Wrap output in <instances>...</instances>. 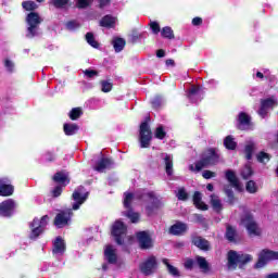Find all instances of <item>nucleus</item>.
<instances>
[{
	"label": "nucleus",
	"mask_w": 278,
	"mask_h": 278,
	"mask_svg": "<svg viewBox=\"0 0 278 278\" xmlns=\"http://www.w3.org/2000/svg\"><path fill=\"white\" fill-rule=\"evenodd\" d=\"M68 1L71 0H52V5H54L58 10H62L68 5Z\"/></svg>",
	"instance_id": "nucleus-48"
},
{
	"label": "nucleus",
	"mask_w": 278,
	"mask_h": 278,
	"mask_svg": "<svg viewBox=\"0 0 278 278\" xmlns=\"http://www.w3.org/2000/svg\"><path fill=\"white\" fill-rule=\"evenodd\" d=\"M124 216H126V218H129V220L134 224L140 220V214L134 212V208H127V211L124 213Z\"/></svg>",
	"instance_id": "nucleus-33"
},
{
	"label": "nucleus",
	"mask_w": 278,
	"mask_h": 278,
	"mask_svg": "<svg viewBox=\"0 0 278 278\" xmlns=\"http://www.w3.org/2000/svg\"><path fill=\"white\" fill-rule=\"evenodd\" d=\"M250 262H253V255L251 254L238 253L236 250H230L227 253L228 270H236L238 266L242 268V266H247Z\"/></svg>",
	"instance_id": "nucleus-2"
},
{
	"label": "nucleus",
	"mask_w": 278,
	"mask_h": 278,
	"mask_svg": "<svg viewBox=\"0 0 278 278\" xmlns=\"http://www.w3.org/2000/svg\"><path fill=\"white\" fill-rule=\"evenodd\" d=\"M211 205L214 212H216L217 214H220V212H223V203L220 202V199L214 198V195H212Z\"/></svg>",
	"instance_id": "nucleus-36"
},
{
	"label": "nucleus",
	"mask_w": 278,
	"mask_h": 278,
	"mask_svg": "<svg viewBox=\"0 0 278 278\" xmlns=\"http://www.w3.org/2000/svg\"><path fill=\"white\" fill-rule=\"evenodd\" d=\"M52 253L53 255H64L66 253V242L61 236L54 239Z\"/></svg>",
	"instance_id": "nucleus-17"
},
{
	"label": "nucleus",
	"mask_w": 278,
	"mask_h": 278,
	"mask_svg": "<svg viewBox=\"0 0 278 278\" xmlns=\"http://www.w3.org/2000/svg\"><path fill=\"white\" fill-rule=\"evenodd\" d=\"M100 27H106V29H114V27H116V18L112 15H104L100 20Z\"/></svg>",
	"instance_id": "nucleus-22"
},
{
	"label": "nucleus",
	"mask_w": 278,
	"mask_h": 278,
	"mask_svg": "<svg viewBox=\"0 0 278 278\" xmlns=\"http://www.w3.org/2000/svg\"><path fill=\"white\" fill-rule=\"evenodd\" d=\"M14 194V186L7 185L0 180V197H12Z\"/></svg>",
	"instance_id": "nucleus-26"
},
{
	"label": "nucleus",
	"mask_w": 278,
	"mask_h": 278,
	"mask_svg": "<svg viewBox=\"0 0 278 278\" xmlns=\"http://www.w3.org/2000/svg\"><path fill=\"white\" fill-rule=\"evenodd\" d=\"M98 8L100 10H105V8H109V5H112V0H98Z\"/></svg>",
	"instance_id": "nucleus-55"
},
{
	"label": "nucleus",
	"mask_w": 278,
	"mask_h": 278,
	"mask_svg": "<svg viewBox=\"0 0 278 278\" xmlns=\"http://www.w3.org/2000/svg\"><path fill=\"white\" fill-rule=\"evenodd\" d=\"M52 179L53 181H55V184H65V181H67V184L71 182V180H68V177L62 172H56Z\"/></svg>",
	"instance_id": "nucleus-37"
},
{
	"label": "nucleus",
	"mask_w": 278,
	"mask_h": 278,
	"mask_svg": "<svg viewBox=\"0 0 278 278\" xmlns=\"http://www.w3.org/2000/svg\"><path fill=\"white\" fill-rule=\"evenodd\" d=\"M112 164V159L109 157H102L100 161L97 162L96 166H93V170H97V173H103L105 168H110Z\"/></svg>",
	"instance_id": "nucleus-23"
},
{
	"label": "nucleus",
	"mask_w": 278,
	"mask_h": 278,
	"mask_svg": "<svg viewBox=\"0 0 278 278\" xmlns=\"http://www.w3.org/2000/svg\"><path fill=\"white\" fill-rule=\"evenodd\" d=\"M93 1L94 0H77L76 8H78V10H86V8H90Z\"/></svg>",
	"instance_id": "nucleus-47"
},
{
	"label": "nucleus",
	"mask_w": 278,
	"mask_h": 278,
	"mask_svg": "<svg viewBox=\"0 0 278 278\" xmlns=\"http://www.w3.org/2000/svg\"><path fill=\"white\" fill-rule=\"evenodd\" d=\"M71 212L61 211L58 213L54 217V226L58 227V229H62V227H66L68 225V220H71Z\"/></svg>",
	"instance_id": "nucleus-14"
},
{
	"label": "nucleus",
	"mask_w": 278,
	"mask_h": 278,
	"mask_svg": "<svg viewBox=\"0 0 278 278\" xmlns=\"http://www.w3.org/2000/svg\"><path fill=\"white\" fill-rule=\"evenodd\" d=\"M261 105H263V108H266L267 110L270 108H274L275 99H273V98L263 99V100H261Z\"/></svg>",
	"instance_id": "nucleus-49"
},
{
	"label": "nucleus",
	"mask_w": 278,
	"mask_h": 278,
	"mask_svg": "<svg viewBox=\"0 0 278 278\" xmlns=\"http://www.w3.org/2000/svg\"><path fill=\"white\" fill-rule=\"evenodd\" d=\"M22 8L26 10V12H34L38 5L34 1H24L22 2Z\"/></svg>",
	"instance_id": "nucleus-46"
},
{
	"label": "nucleus",
	"mask_w": 278,
	"mask_h": 278,
	"mask_svg": "<svg viewBox=\"0 0 278 278\" xmlns=\"http://www.w3.org/2000/svg\"><path fill=\"white\" fill-rule=\"evenodd\" d=\"M184 266L187 268V270H192V268H194V260L187 258Z\"/></svg>",
	"instance_id": "nucleus-58"
},
{
	"label": "nucleus",
	"mask_w": 278,
	"mask_h": 278,
	"mask_svg": "<svg viewBox=\"0 0 278 278\" xmlns=\"http://www.w3.org/2000/svg\"><path fill=\"white\" fill-rule=\"evenodd\" d=\"M268 114V109H266L264 105L261 104V108L258 110V116H262V118H266Z\"/></svg>",
	"instance_id": "nucleus-60"
},
{
	"label": "nucleus",
	"mask_w": 278,
	"mask_h": 278,
	"mask_svg": "<svg viewBox=\"0 0 278 278\" xmlns=\"http://www.w3.org/2000/svg\"><path fill=\"white\" fill-rule=\"evenodd\" d=\"M164 160V165H165V173L168 177H172L174 170H173V156L170 154H165L163 157Z\"/></svg>",
	"instance_id": "nucleus-29"
},
{
	"label": "nucleus",
	"mask_w": 278,
	"mask_h": 278,
	"mask_svg": "<svg viewBox=\"0 0 278 278\" xmlns=\"http://www.w3.org/2000/svg\"><path fill=\"white\" fill-rule=\"evenodd\" d=\"M202 177L203 179H212L214 177H216V173L215 172H212L210 169H205L203 173H202Z\"/></svg>",
	"instance_id": "nucleus-57"
},
{
	"label": "nucleus",
	"mask_w": 278,
	"mask_h": 278,
	"mask_svg": "<svg viewBox=\"0 0 278 278\" xmlns=\"http://www.w3.org/2000/svg\"><path fill=\"white\" fill-rule=\"evenodd\" d=\"M86 40L88 45H90V47H92L93 49H99V41L94 40V34L87 33Z\"/></svg>",
	"instance_id": "nucleus-40"
},
{
	"label": "nucleus",
	"mask_w": 278,
	"mask_h": 278,
	"mask_svg": "<svg viewBox=\"0 0 278 278\" xmlns=\"http://www.w3.org/2000/svg\"><path fill=\"white\" fill-rule=\"evenodd\" d=\"M224 147L228 151H236V149H238V142H236V139L233 138V136L228 135L224 139Z\"/></svg>",
	"instance_id": "nucleus-28"
},
{
	"label": "nucleus",
	"mask_w": 278,
	"mask_h": 278,
	"mask_svg": "<svg viewBox=\"0 0 278 278\" xmlns=\"http://www.w3.org/2000/svg\"><path fill=\"white\" fill-rule=\"evenodd\" d=\"M141 36L138 33H132L130 36V42L132 45H136V42H138L140 40Z\"/></svg>",
	"instance_id": "nucleus-61"
},
{
	"label": "nucleus",
	"mask_w": 278,
	"mask_h": 278,
	"mask_svg": "<svg viewBox=\"0 0 278 278\" xmlns=\"http://www.w3.org/2000/svg\"><path fill=\"white\" fill-rule=\"evenodd\" d=\"M81 116H84V110L79 106L73 108L68 113V117L71 121H79Z\"/></svg>",
	"instance_id": "nucleus-31"
},
{
	"label": "nucleus",
	"mask_w": 278,
	"mask_h": 278,
	"mask_svg": "<svg viewBox=\"0 0 278 278\" xmlns=\"http://www.w3.org/2000/svg\"><path fill=\"white\" fill-rule=\"evenodd\" d=\"M14 210H16V202L13 199H8L0 203V216L3 218L13 216Z\"/></svg>",
	"instance_id": "nucleus-12"
},
{
	"label": "nucleus",
	"mask_w": 278,
	"mask_h": 278,
	"mask_svg": "<svg viewBox=\"0 0 278 278\" xmlns=\"http://www.w3.org/2000/svg\"><path fill=\"white\" fill-rule=\"evenodd\" d=\"M253 125L251 117L245 112H240L237 119V128L240 131H247Z\"/></svg>",
	"instance_id": "nucleus-13"
},
{
	"label": "nucleus",
	"mask_w": 278,
	"mask_h": 278,
	"mask_svg": "<svg viewBox=\"0 0 278 278\" xmlns=\"http://www.w3.org/2000/svg\"><path fill=\"white\" fill-rule=\"evenodd\" d=\"M84 75L89 79H92L93 77H99V72L97 70H85Z\"/></svg>",
	"instance_id": "nucleus-53"
},
{
	"label": "nucleus",
	"mask_w": 278,
	"mask_h": 278,
	"mask_svg": "<svg viewBox=\"0 0 278 278\" xmlns=\"http://www.w3.org/2000/svg\"><path fill=\"white\" fill-rule=\"evenodd\" d=\"M26 38L33 39L36 36H40V24L42 20L40 18V14L38 12H30L26 15Z\"/></svg>",
	"instance_id": "nucleus-3"
},
{
	"label": "nucleus",
	"mask_w": 278,
	"mask_h": 278,
	"mask_svg": "<svg viewBox=\"0 0 278 278\" xmlns=\"http://www.w3.org/2000/svg\"><path fill=\"white\" fill-rule=\"evenodd\" d=\"M201 91L200 87L197 86H192L189 91H188V99H192L193 97H195V94H199V92Z\"/></svg>",
	"instance_id": "nucleus-51"
},
{
	"label": "nucleus",
	"mask_w": 278,
	"mask_h": 278,
	"mask_svg": "<svg viewBox=\"0 0 278 278\" xmlns=\"http://www.w3.org/2000/svg\"><path fill=\"white\" fill-rule=\"evenodd\" d=\"M195 262L199 266L200 270H203V273H208L210 270V263H207V260L203 256H197Z\"/></svg>",
	"instance_id": "nucleus-32"
},
{
	"label": "nucleus",
	"mask_w": 278,
	"mask_h": 278,
	"mask_svg": "<svg viewBox=\"0 0 278 278\" xmlns=\"http://www.w3.org/2000/svg\"><path fill=\"white\" fill-rule=\"evenodd\" d=\"M4 66L9 73H12V71H14V63L12 61H10L9 59H7L4 61Z\"/></svg>",
	"instance_id": "nucleus-59"
},
{
	"label": "nucleus",
	"mask_w": 278,
	"mask_h": 278,
	"mask_svg": "<svg viewBox=\"0 0 278 278\" xmlns=\"http://www.w3.org/2000/svg\"><path fill=\"white\" fill-rule=\"evenodd\" d=\"M240 225L245 227L249 236H262V229L255 222V217L251 211H244L243 214L240 216Z\"/></svg>",
	"instance_id": "nucleus-4"
},
{
	"label": "nucleus",
	"mask_w": 278,
	"mask_h": 278,
	"mask_svg": "<svg viewBox=\"0 0 278 278\" xmlns=\"http://www.w3.org/2000/svg\"><path fill=\"white\" fill-rule=\"evenodd\" d=\"M162 38H166L167 40H175V33L170 26H165L161 29Z\"/></svg>",
	"instance_id": "nucleus-34"
},
{
	"label": "nucleus",
	"mask_w": 278,
	"mask_h": 278,
	"mask_svg": "<svg viewBox=\"0 0 278 278\" xmlns=\"http://www.w3.org/2000/svg\"><path fill=\"white\" fill-rule=\"evenodd\" d=\"M151 122V116H147L146 121L139 126V142L141 149H149L151 147V141L153 140V131L149 123Z\"/></svg>",
	"instance_id": "nucleus-5"
},
{
	"label": "nucleus",
	"mask_w": 278,
	"mask_h": 278,
	"mask_svg": "<svg viewBox=\"0 0 278 278\" xmlns=\"http://www.w3.org/2000/svg\"><path fill=\"white\" fill-rule=\"evenodd\" d=\"M47 225H49V215H43L40 219L35 217L33 222L29 223V240H38L41 233H45Z\"/></svg>",
	"instance_id": "nucleus-6"
},
{
	"label": "nucleus",
	"mask_w": 278,
	"mask_h": 278,
	"mask_svg": "<svg viewBox=\"0 0 278 278\" xmlns=\"http://www.w3.org/2000/svg\"><path fill=\"white\" fill-rule=\"evenodd\" d=\"M220 162V153L216 148H208L202 154L201 159L195 162V165H189V170L191 173H201L202 168H207V166H216Z\"/></svg>",
	"instance_id": "nucleus-1"
},
{
	"label": "nucleus",
	"mask_w": 278,
	"mask_h": 278,
	"mask_svg": "<svg viewBox=\"0 0 278 278\" xmlns=\"http://www.w3.org/2000/svg\"><path fill=\"white\" fill-rule=\"evenodd\" d=\"M125 198H124V207L126 210H131V201H134V193L131 192H126L124 193Z\"/></svg>",
	"instance_id": "nucleus-42"
},
{
	"label": "nucleus",
	"mask_w": 278,
	"mask_h": 278,
	"mask_svg": "<svg viewBox=\"0 0 278 278\" xmlns=\"http://www.w3.org/2000/svg\"><path fill=\"white\" fill-rule=\"evenodd\" d=\"M157 257L155 255H150L146 258L144 262L140 263L139 270L146 277H151L157 270Z\"/></svg>",
	"instance_id": "nucleus-8"
},
{
	"label": "nucleus",
	"mask_w": 278,
	"mask_h": 278,
	"mask_svg": "<svg viewBox=\"0 0 278 278\" xmlns=\"http://www.w3.org/2000/svg\"><path fill=\"white\" fill-rule=\"evenodd\" d=\"M266 160V162H270V154L262 151L257 154V162H260L261 164H264V161Z\"/></svg>",
	"instance_id": "nucleus-50"
},
{
	"label": "nucleus",
	"mask_w": 278,
	"mask_h": 278,
	"mask_svg": "<svg viewBox=\"0 0 278 278\" xmlns=\"http://www.w3.org/2000/svg\"><path fill=\"white\" fill-rule=\"evenodd\" d=\"M111 236H113L116 244L123 247L127 236V225H125V223H123L121 219L115 220L111 228Z\"/></svg>",
	"instance_id": "nucleus-7"
},
{
	"label": "nucleus",
	"mask_w": 278,
	"mask_h": 278,
	"mask_svg": "<svg viewBox=\"0 0 278 278\" xmlns=\"http://www.w3.org/2000/svg\"><path fill=\"white\" fill-rule=\"evenodd\" d=\"M191 243L193 244V247H197L198 249H200V251H211L212 250V245L210 244L207 239H205L201 236L192 237Z\"/></svg>",
	"instance_id": "nucleus-16"
},
{
	"label": "nucleus",
	"mask_w": 278,
	"mask_h": 278,
	"mask_svg": "<svg viewBox=\"0 0 278 278\" xmlns=\"http://www.w3.org/2000/svg\"><path fill=\"white\" fill-rule=\"evenodd\" d=\"M62 194V188L60 186H56L53 190H52V197L54 199H58V197H60Z\"/></svg>",
	"instance_id": "nucleus-62"
},
{
	"label": "nucleus",
	"mask_w": 278,
	"mask_h": 278,
	"mask_svg": "<svg viewBox=\"0 0 278 278\" xmlns=\"http://www.w3.org/2000/svg\"><path fill=\"white\" fill-rule=\"evenodd\" d=\"M193 205L197 207V210H201L202 212H207L210 208L205 202H203V195L201 194V191H195L193 193Z\"/></svg>",
	"instance_id": "nucleus-21"
},
{
	"label": "nucleus",
	"mask_w": 278,
	"mask_h": 278,
	"mask_svg": "<svg viewBox=\"0 0 278 278\" xmlns=\"http://www.w3.org/2000/svg\"><path fill=\"white\" fill-rule=\"evenodd\" d=\"M137 241L141 251H149V249H153V239L151 235L147 230H142L137 232Z\"/></svg>",
	"instance_id": "nucleus-10"
},
{
	"label": "nucleus",
	"mask_w": 278,
	"mask_h": 278,
	"mask_svg": "<svg viewBox=\"0 0 278 278\" xmlns=\"http://www.w3.org/2000/svg\"><path fill=\"white\" fill-rule=\"evenodd\" d=\"M226 197H227V203L229 205H235L236 204V201H238V198H236V194L233 193V189H231L230 187H227L225 190H224Z\"/></svg>",
	"instance_id": "nucleus-35"
},
{
	"label": "nucleus",
	"mask_w": 278,
	"mask_h": 278,
	"mask_svg": "<svg viewBox=\"0 0 278 278\" xmlns=\"http://www.w3.org/2000/svg\"><path fill=\"white\" fill-rule=\"evenodd\" d=\"M46 156L48 162H55V155L53 154V152H46Z\"/></svg>",
	"instance_id": "nucleus-64"
},
{
	"label": "nucleus",
	"mask_w": 278,
	"mask_h": 278,
	"mask_svg": "<svg viewBox=\"0 0 278 278\" xmlns=\"http://www.w3.org/2000/svg\"><path fill=\"white\" fill-rule=\"evenodd\" d=\"M154 138L157 140H164V138H166V130H164V126L156 127L154 131Z\"/></svg>",
	"instance_id": "nucleus-44"
},
{
	"label": "nucleus",
	"mask_w": 278,
	"mask_h": 278,
	"mask_svg": "<svg viewBox=\"0 0 278 278\" xmlns=\"http://www.w3.org/2000/svg\"><path fill=\"white\" fill-rule=\"evenodd\" d=\"M191 23L194 27H199V26L203 25V18L193 17Z\"/></svg>",
	"instance_id": "nucleus-63"
},
{
	"label": "nucleus",
	"mask_w": 278,
	"mask_h": 278,
	"mask_svg": "<svg viewBox=\"0 0 278 278\" xmlns=\"http://www.w3.org/2000/svg\"><path fill=\"white\" fill-rule=\"evenodd\" d=\"M104 257L108 264H116L118 262V255L116 250L112 245H106L104 249Z\"/></svg>",
	"instance_id": "nucleus-20"
},
{
	"label": "nucleus",
	"mask_w": 278,
	"mask_h": 278,
	"mask_svg": "<svg viewBox=\"0 0 278 278\" xmlns=\"http://www.w3.org/2000/svg\"><path fill=\"white\" fill-rule=\"evenodd\" d=\"M275 260H278V252L269 249H264L258 254V260L254 265V268H264V266H266L268 262H274Z\"/></svg>",
	"instance_id": "nucleus-9"
},
{
	"label": "nucleus",
	"mask_w": 278,
	"mask_h": 278,
	"mask_svg": "<svg viewBox=\"0 0 278 278\" xmlns=\"http://www.w3.org/2000/svg\"><path fill=\"white\" fill-rule=\"evenodd\" d=\"M176 197L178 201H188L190 195L188 194V191H186V188L181 187L178 189Z\"/></svg>",
	"instance_id": "nucleus-45"
},
{
	"label": "nucleus",
	"mask_w": 278,
	"mask_h": 278,
	"mask_svg": "<svg viewBox=\"0 0 278 278\" xmlns=\"http://www.w3.org/2000/svg\"><path fill=\"white\" fill-rule=\"evenodd\" d=\"M253 151H255V144L250 143L244 148V154L247 160H253Z\"/></svg>",
	"instance_id": "nucleus-43"
},
{
	"label": "nucleus",
	"mask_w": 278,
	"mask_h": 278,
	"mask_svg": "<svg viewBox=\"0 0 278 278\" xmlns=\"http://www.w3.org/2000/svg\"><path fill=\"white\" fill-rule=\"evenodd\" d=\"M162 263L164 264V266H166V270L168 275H170L172 277H181V271H179V268L170 265V262H168V258H163Z\"/></svg>",
	"instance_id": "nucleus-25"
},
{
	"label": "nucleus",
	"mask_w": 278,
	"mask_h": 278,
	"mask_svg": "<svg viewBox=\"0 0 278 278\" xmlns=\"http://www.w3.org/2000/svg\"><path fill=\"white\" fill-rule=\"evenodd\" d=\"M78 27H79V23H77V21H68L66 23V29H68L70 31L78 29Z\"/></svg>",
	"instance_id": "nucleus-54"
},
{
	"label": "nucleus",
	"mask_w": 278,
	"mask_h": 278,
	"mask_svg": "<svg viewBox=\"0 0 278 278\" xmlns=\"http://www.w3.org/2000/svg\"><path fill=\"white\" fill-rule=\"evenodd\" d=\"M146 195L148 197V199H150V201H152L151 204L146 206L147 215L153 216V214H155V210H160L163 206L162 200L157 198L155 191H150L146 193Z\"/></svg>",
	"instance_id": "nucleus-11"
},
{
	"label": "nucleus",
	"mask_w": 278,
	"mask_h": 278,
	"mask_svg": "<svg viewBox=\"0 0 278 278\" xmlns=\"http://www.w3.org/2000/svg\"><path fill=\"white\" fill-rule=\"evenodd\" d=\"M188 231V224L182 222H177L169 227V233L172 236H184Z\"/></svg>",
	"instance_id": "nucleus-19"
},
{
	"label": "nucleus",
	"mask_w": 278,
	"mask_h": 278,
	"mask_svg": "<svg viewBox=\"0 0 278 278\" xmlns=\"http://www.w3.org/2000/svg\"><path fill=\"white\" fill-rule=\"evenodd\" d=\"M245 190L247 192H249V194H256L257 190H260V188L257 187V182H255V180H249L245 184Z\"/></svg>",
	"instance_id": "nucleus-38"
},
{
	"label": "nucleus",
	"mask_w": 278,
	"mask_h": 278,
	"mask_svg": "<svg viewBox=\"0 0 278 278\" xmlns=\"http://www.w3.org/2000/svg\"><path fill=\"white\" fill-rule=\"evenodd\" d=\"M225 177L227 181L230 182V186L235 188L238 192H243L244 188H242V184H240V179H238V176H236V172L231 169H227L225 172Z\"/></svg>",
	"instance_id": "nucleus-15"
},
{
	"label": "nucleus",
	"mask_w": 278,
	"mask_h": 278,
	"mask_svg": "<svg viewBox=\"0 0 278 278\" xmlns=\"http://www.w3.org/2000/svg\"><path fill=\"white\" fill-rule=\"evenodd\" d=\"M237 236H238V230H236L233 226L228 225L226 227V233H225L226 240H228V242H235Z\"/></svg>",
	"instance_id": "nucleus-30"
},
{
	"label": "nucleus",
	"mask_w": 278,
	"mask_h": 278,
	"mask_svg": "<svg viewBox=\"0 0 278 278\" xmlns=\"http://www.w3.org/2000/svg\"><path fill=\"white\" fill-rule=\"evenodd\" d=\"M63 131L65 136H75L79 131V125L73 123H65L63 125Z\"/></svg>",
	"instance_id": "nucleus-27"
},
{
	"label": "nucleus",
	"mask_w": 278,
	"mask_h": 278,
	"mask_svg": "<svg viewBox=\"0 0 278 278\" xmlns=\"http://www.w3.org/2000/svg\"><path fill=\"white\" fill-rule=\"evenodd\" d=\"M241 177L242 179H249L250 177H253V168L250 165H245L241 169Z\"/></svg>",
	"instance_id": "nucleus-41"
},
{
	"label": "nucleus",
	"mask_w": 278,
	"mask_h": 278,
	"mask_svg": "<svg viewBox=\"0 0 278 278\" xmlns=\"http://www.w3.org/2000/svg\"><path fill=\"white\" fill-rule=\"evenodd\" d=\"M151 105H152L153 110H160V108H162V98L161 97H155L151 101Z\"/></svg>",
	"instance_id": "nucleus-52"
},
{
	"label": "nucleus",
	"mask_w": 278,
	"mask_h": 278,
	"mask_svg": "<svg viewBox=\"0 0 278 278\" xmlns=\"http://www.w3.org/2000/svg\"><path fill=\"white\" fill-rule=\"evenodd\" d=\"M127 41L123 37H114L112 40V46L115 53H121L125 49Z\"/></svg>",
	"instance_id": "nucleus-24"
},
{
	"label": "nucleus",
	"mask_w": 278,
	"mask_h": 278,
	"mask_svg": "<svg viewBox=\"0 0 278 278\" xmlns=\"http://www.w3.org/2000/svg\"><path fill=\"white\" fill-rule=\"evenodd\" d=\"M101 90L105 93L112 92V88H114V84L110 80H100Z\"/></svg>",
	"instance_id": "nucleus-39"
},
{
	"label": "nucleus",
	"mask_w": 278,
	"mask_h": 278,
	"mask_svg": "<svg viewBox=\"0 0 278 278\" xmlns=\"http://www.w3.org/2000/svg\"><path fill=\"white\" fill-rule=\"evenodd\" d=\"M150 29L152 30V34L157 35L161 31L160 24L157 22H151Z\"/></svg>",
	"instance_id": "nucleus-56"
},
{
	"label": "nucleus",
	"mask_w": 278,
	"mask_h": 278,
	"mask_svg": "<svg viewBox=\"0 0 278 278\" xmlns=\"http://www.w3.org/2000/svg\"><path fill=\"white\" fill-rule=\"evenodd\" d=\"M88 192L81 194V192L79 191H74L72 197L75 203L72 205V210H79V207H81V205H84V203H86V201L88 200Z\"/></svg>",
	"instance_id": "nucleus-18"
}]
</instances>
